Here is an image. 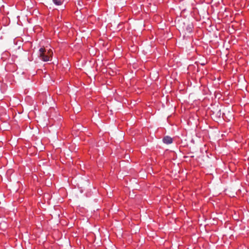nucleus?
Instances as JSON below:
<instances>
[{
  "instance_id": "obj_1",
  "label": "nucleus",
  "mask_w": 249,
  "mask_h": 249,
  "mask_svg": "<svg viewBox=\"0 0 249 249\" xmlns=\"http://www.w3.org/2000/svg\"><path fill=\"white\" fill-rule=\"evenodd\" d=\"M39 56L43 61H48L50 60V56L46 53L45 48H41L39 50Z\"/></svg>"
},
{
  "instance_id": "obj_2",
  "label": "nucleus",
  "mask_w": 249,
  "mask_h": 249,
  "mask_svg": "<svg viewBox=\"0 0 249 249\" xmlns=\"http://www.w3.org/2000/svg\"><path fill=\"white\" fill-rule=\"evenodd\" d=\"M209 114L211 115L213 119H218L222 117V113L221 110H210Z\"/></svg>"
},
{
  "instance_id": "obj_3",
  "label": "nucleus",
  "mask_w": 249,
  "mask_h": 249,
  "mask_svg": "<svg viewBox=\"0 0 249 249\" xmlns=\"http://www.w3.org/2000/svg\"><path fill=\"white\" fill-rule=\"evenodd\" d=\"M233 116L232 113H231L230 110H225V111L222 113V118L223 119H230Z\"/></svg>"
},
{
  "instance_id": "obj_4",
  "label": "nucleus",
  "mask_w": 249,
  "mask_h": 249,
  "mask_svg": "<svg viewBox=\"0 0 249 249\" xmlns=\"http://www.w3.org/2000/svg\"><path fill=\"white\" fill-rule=\"evenodd\" d=\"M163 142L164 143L167 144H171L173 142V139L171 137L167 136L164 137L163 139Z\"/></svg>"
},
{
  "instance_id": "obj_5",
  "label": "nucleus",
  "mask_w": 249,
  "mask_h": 249,
  "mask_svg": "<svg viewBox=\"0 0 249 249\" xmlns=\"http://www.w3.org/2000/svg\"><path fill=\"white\" fill-rule=\"evenodd\" d=\"M193 25L191 23H188L186 27V30L189 33H190L192 31Z\"/></svg>"
},
{
  "instance_id": "obj_6",
  "label": "nucleus",
  "mask_w": 249,
  "mask_h": 249,
  "mask_svg": "<svg viewBox=\"0 0 249 249\" xmlns=\"http://www.w3.org/2000/svg\"><path fill=\"white\" fill-rule=\"evenodd\" d=\"M53 3L57 5H60L62 4L63 0H53Z\"/></svg>"
},
{
  "instance_id": "obj_7",
  "label": "nucleus",
  "mask_w": 249,
  "mask_h": 249,
  "mask_svg": "<svg viewBox=\"0 0 249 249\" xmlns=\"http://www.w3.org/2000/svg\"><path fill=\"white\" fill-rule=\"evenodd\" d=\"M46 53L50 56V58L52 57L53 54L52 51L50 49Z\"/></svg>"
},
{
  "instance_id": "obj_8",
  "label": "nucleus",
  "mask_w": 249,
  "mask_h": 249,
  "mask_svg": "<svg viewBox=\"0 0 249 249\" xmlns=\"http://www.w3.org/2000/svg\"><path fill=\"white\" fill-rule=\"evenodd\" d=\"M109 112L110 114H112V110H110Z\"/></svg>"
},
{
  "instance_id": "obj_9",
  "label": "nucleus",
  "mask_w": 249,
  "mask_h": 249,
  "mask_svg": "<svg viewBox=\"0 0 249 249\" xmlns=\"http://www.w3.org/2000/svg\"><path fill=\"white\" fill-rule=\"evenodd\" d=\"M80 4H81V3H80V1H79L78 5H80Z\"/></svg>"
},
{
  "instance_id": "obj_10",
  "label": "nucleus",
  "mask_w": 249,
  "mask_h": 249,
  "mask_svg": "<svg viewBox=\"0 0 249 249\" xmlns=\"http://www.w3.org/2000/svg\"><path fill=\"white\" fill-rule=\"evenodd\" d=\"M80 4H81V3H80V1H79L78 5H80Z\"/></svg>"
},
{
  "instance_id": "obj_11",
  "label": "nucleus",
  "mask_w": 249,
  "mask_h": 249,
  "mask_svg": "<svg viewBox=\"0 0 249 249\" xmlns=\"http://www.w3.org/2000/svg\"><path fill=\"white\" fill-rule=\"evenodd\" d=\"M21 113V112H18V114H20Z\"/></svg>"
}]
</instances>
